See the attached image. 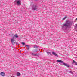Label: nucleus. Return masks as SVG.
<instances>
[{"mask_svg":"<svg viewBox=\"0 0 77 77\" xmlns=\"http://www.w3.org/2000/svg\"><path fill=\"white\" fill-rule=\"evenodd\" d=\"M62 29L64 32H66L68 30V20H66L64 24L62 25Z\"/></svg>","mask_w":77,"mask_h":77,"instance_id":"1","label":"nucleus"},{"mask_svg":"<svg viewBox=\"0 0 77 77\" xmlns=\"http://www.w3.org/2000/svg\"><path fill=\"white\" fill-rule=\"evenodd\" d=\"M14 4L15 5H17V6H20V5H21V0H16L14 2Z\"/></svg>","mask_w":77,"mask_h":77,"instance_id":"2","label":"nucleus"},{"mask_svg":"<svg viewBox=\"0 0 77 77\" xmlns=\"http://www.w3.org/2000/svg\"><path fill=\"white\" fill-rule=\"evenodd\" d=\"M57 62H60V63H62V64L63 65H65V66H67V67H68V64H65V63L63 62V61L61 60H57Z\"/></svg>","mask_w":77,"mask_h":77,"instance_id":"3","label":"nucleus"},{"mask_svg":"<svg viewBox=\"0 0 77 77\" xmlns=\"http://www.w3.org/2000/svg\"><path fill=\"white\" fill-rule=\"evenodd\" d=\"M32 11H35V10H37L38 9V7L36 6V5H32Z\"/></svg>","mask_w":77,"mask_h":77,"instance_id":"4","label":"nucleus"},{"mask_svg":"<svg viewBox=\"0 0 77 77\" xmlns=\"http://www.w3.org/2000/svg\"><path fill=\"white\" fill-rule=\"evenodd\" d=\"M72 25V23L71 22H69V21H68V28H70L71 27V26Z\"/></svg>","mask_w":77,"mask_h":77,"instance_id":"5","label":"nucleus"},{"mask_svg":"<svg viewBox=\"0 0 77 77\" xmlns=\"http://www.w3.org/2000/svg\"><path fill=\"white\" fill-rule=\"evenodd\" d=\"M11 43L13 45L14 44V43H15V40L14 38H12L11 39Z\"/></svg>","mask_w":77,"mask_h":77,"instance_id":"6","label":"nucleus"},{"mask_svg":"<svg viewBox=\"0 0 77 77\" xmlns=\"http://www.w3.org/2000/svg\"><path fill=\"white\" fill-rule=\"evenodd\" d=\"M52 53L53 55H54L55 56H57V57H59V55L56 54L54 52H52Z\"/></svg>","mask_w":77,"mask_h":77,"instance_id":"7","label":"nucleus"},{"mask_svg":"<svg viewBox=\"0 0 77 77\" xmlns=\"http://www.w3.org/2000/svg\"><path fill=\"white\" fill-rule=\"evenodd\" d=\"M0 75H1V76H2V77H4V76H5V73L3 72H1Z\"/></svg>","mask_w":77,"mask_h":77,"instance_id":"8","label":"nucleus"},{"mask_svg":"<svg viewBox=\"0 0 77 77\" xmlns=\"http://www.w3.org/2000/svg\"><path fill=\"white\" fill-rule=\"evenodd\" d=\"M26 47H27V50H29L30 49V46L29 45H26Z\"/></svg>","mask_w":77,"mask_h":77,"instance_id":"9","label":"nucleus"},{"mask_svg":"<svg viewBox=\"0 0 77 77\" xmlns=\"http://www.w3.org/2000/svg\"><path fill=\"white\" fill-rule=\"evenodd\" d=\"M68 67L70 69H71V68H73V66H69V65H68Z\"/></svg>","mask_w":77,"mask_h":77,"instance_id":"10","label":"nucleus"},{"mask_svg":"<svg viewBox=\"0 0 77 77\" xmlns=\"http://www.w3.org/2000/svg\"><path fill=\"white\" fill-rule=\"evenodd\" d=\"M46 53L48 54V55H49V54H50V55H51V53L50 52H46Z\"/></svg>","mask_w":77,"mask_h":77,"instance_id":"11","label":"nucleus"},{"mask_svg":"<svg viewBox=\"0 0 77 77\" xmlns=\"http://www.w3.org/2000/svg\"><path fill=\"white\" fill-rule=\"evenodd\" d=\"M68 72H69L70 74H74V73L73 72L71 71H68Z\"/></svg>","mask_w":77,"mask_h":77,"instance_id":"12","label":"nucleus"},{"mask_svg":"<svg viewBox=\"0 0 77 77\" xmlns=\"http://www.w3.org/2000/svg\"><path fill=\"white\" fill-rule=\"evenodd\" d=\"M17 76H20L21 75V74L19 72H18L17 73Z\"/></svg>","mask_w":77,"mask_h":77,"instance_id":"13","label":"nucleus"},{"mask_svg":"<svg viewBox=\"0 0 77 77\" xmlns=\"http://www.w3.org/2000/svg\"><path fill=\"white\" fill-rule=\"evenodd\" d=\"M75 29H76V30H77V23L75 26Z\"/></svg>","mask_w":77,"mask_h":77,"instance_id":"14","label":"nucleus"},{"mask_svg":"<svg viewBox=\"0 0 77 77\" xmlns=\"http://www.w3.org/2000/svg\"><path fill=\"white\" fill-rule=\"evenodd\" d=\"M73 62L75 65H77V63L75 61L73 60Z\"/></svg>","mask_w":77,"mask_h":77,"instance_id":"15","label":"nucleus"},{"mask_svg":"<svg viewBox=\"0 0 77 77\" xmlns=\"http://www.w3.org/2000/svg\"><path fill=\"white\" fill-rule=\"evenodd\" d=\"M67 18V16H65V17L63 19V20H65L66 18Z\"/></svg>","mask_w":77,"mask_h":77,"instance_id":"16","label":"nucleus"},{"mask_svg":"<svg viewBox=\"0 0 77 77\" xmlns=\"http://www.w3.org/2000/svg\"><path fill=\"white\" fill-rule=\"evenodd\" d=\"M15 38H18V36L17 35V34H15L14 35Z\"/></svg>","mask_w":77,"mask_h":77,"instance_id":"17","label":"nucleus"},{"mask_svg":"<svg viewBox=\"0 0 77 77\" xmlns=\"http://www.w3.org/2000/svg\"><path fill=\"white\" fill-rule=\"evenodd\" d=\"M38 46H34V48H38Z\"/></svg>","mask_w":77,"mask_h":77,"instance_id":"18","label":"nucleus"},{"mask_svg":"<svg viewBox=\"0 0 77 77\" xmlns=\"http://www.w3.org/2000/svg\"><path fill=\"white\" fill-rule=\"evenodd\" d=\"M32 55H33V56H36L37 55V54H33V53H32Z\"/></svg>","mask_w":77,"mask_h":77,"instance_id":"19","label":"nucleus"},{"mask_svg":"<svg viewBox=\"0 0 77 77\" xmlns=\"http://www.w3.org/2000/svg\"><path fill=\"white\" fill-rule=\"evenodd\" d=\"M23 45H25V43L24 42H22L21 43Z\"/></svg>","mask_w":77,"mask_h":77,"instance_id":"20","label":"nucleus"},{"mask_svg":"<svg viewBox=\"0 0 77 77\" xmlns=\"http://www.w3.org/2000/svg\"><path fill=\"white\" fill-rule=\"evenodd\" d=\"M16 45H18V43H17V42H16L15 43Z\"/></svg>","mask_w":77,"mask_h":77,"instance_id":"21","label":"nucleus"},{"mask_svg":"<svg viewBox=\"0 0 77 77\" xmlns=\"http://www.w3.org/2000/svg\"><path fill=\"white\" fill-rule=\"evenodd\" d=\"M13 38H14V39H15V35L13 37Z\"/></svg>","mask_w":77,"mask_h":77,"instance_id":"22","label":"nucleus"},{"mask_svg":"<svg viewBox=\"0 0 77 77\" xmlns=\"http://www.w3.org/2000/svg\"><path fill=\"white\" fill-rule=\"evenodd\" d=\"M76 20H77V18L76 19Z\"/></svg>","mask_w":77,"mask_h":77,"instance_id":"23","label":"nucleus"}]
</instances>
